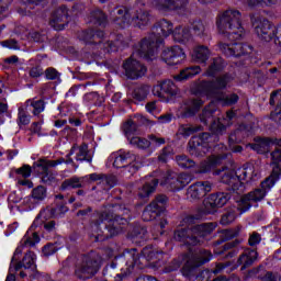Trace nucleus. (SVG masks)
<instances>
[{
	"label": "nucleus",
	"instance_id": "f257e3e1",
	"mask_svg": "<svg viewBox=\"0 0 281 281\" xmlns=\"http://www.w3.org/2000/svg\"><path fill=\"white\" fill-rule=\"evenodd\" d=\"M173 32L175 25L172 22L166 19L160 20L156 26H154L153 33L138 43L136 52H138L143 58L155 60L159 52V46L164 44V38H167V36H170Z\"/></svg>",
	"mask_w": 281,
	"mask_h": 281
},
{
	"label": "nucleus",
	"instance_id": "f03ea898",
	"mask_svg": "<svg viewBox=\"0 0 281 281\" xmlns=\"http://www.w3.org/2000/svg\"><path fill=\"white\" fill-rule=\"evenodd\" d=\"M215 175H221V182L228 186V190L237 194L245 192V182L251 183L260 179V173H258V170L251 165L243 166L237 169L218 170L215 171Z\"/></svg>",
	"mask_w": 281,
	"mask_h": 281
},
{
	"label": "nucleus",
	"instance_id": "7ed1b4c3",
	"mask_svg": "<svg viewBox=\"0 0 281 281\" xmlns=\"http://www.w3.org/2000/svg\"><path fill=\"white\" fill-rule=\"evenodd\" d=\"M233 80L234 78L229 74L220 75L213 80H204L200 82L198 91L200 95L213 98L214 100L224 102L226 105L236 104V102H238V94L233 93L225 97V93L223 92L229 87V82Z\"/></svg>",
	"mask_w": 281,
	"mask_h": 281
},
{
	"label": "nucleus",
	"instance_id": "20e7f679",
	"mask_svg": "<svg viewBox=\"0 0 281 281\" xmlns=\"http://www.w3.org/2000/svg\"><path fill=\"white\" fill-rule=\"evenodd\" d=\"M240 11L228 9L221 13L216 19V27L218 33L229 41H240L245 38L246 32L240 22Z\"/></svg>",
	"mask_w": 281,
	"mask_h": 281
},
{
	"label": "nucleus",
	"instance_id": "39448f33",
	"mask_svg": "<svg viewBox=\"0 0 281 281\" xmlns=\"http://www.w3.org/2000/svg\"><path fill=\"white\" fill-rule=\"evenodd\" d=\"M128 220L126 217H122L120 215H113L111 212H101L97 214V218L92 222L90 226V232L94 241L104 240L102 237V227L108 229L110 236H117L120 232H122V226L119 225H127Z\"/></svg>",
	"mask_w": 281,
	"mask_h": 281
},
{
	"label": "nucleus",
	"instance_id": "423d86ee",
	"mask_svg": "<svg viewBox=\"0 0 281 281\" xmlns=\"http://www.w3.org/2000/svg\"><path fill=\"white\" fill-rule=\"evenodd\" d=\"M161 258H164V251H159L153 248V246L143 248L142 255L135 248L123 252V260H125V266L128 267L130 273L132 269H144L148 267V262H156V260H160Z\"/></svg>",
	"mask_w": 281,
	"mask_h": 281
},
{
	"label": "nucleus",
	"instance_id": "0eeeda50",
	"mask_svg": "<svg viewBox=\"0 0 281 281\" xmlns=\"http://www.w3.org/2000/svg\"><path fill=\"white\" fill-rule=\"evenodd\" d=\"M79 41L86 43V45H94V49H102L106 54L111 52H117L120 47H124V37L117 35L116 40H109L104 42V32L103 31H82L78 35Z\"/></svg>",
	"mask_w": 281,
	"mask_h": 281
},
{
	"label": "nucleus",
	"instance_id": "6e6552de",
	"mask_svg": "<svg viewBox=\"0 0 281 281\" xmlns=\"http://www.w3.org/2000/svg\"><path fill=\"white\" fill-rule=\"evenodd\" d=\"M23 254V245L19 246L11 260L9 268V276H14L15 271H20V278H27L36 271V254L33 251H27L22 261H19V258Z\"/></svg>",
	"mask_w": 281,
	"mask_h": 281
},
{
	"label": "nucleus",
	"instance_id": "1a4fd4ad",
	"mask_svg": "<svg viewBox=\"0 0 281 281\" xmlns=\"http://www.w3.org/2000/svg\"><path fill=\"white\" fill-rule=\"evenodd\" d=\"M251 22L254 32L260 41L269 43L274 38L276 45H281V24L273 26L269 20L260 15L254 16Z\"/></svg>",
	"mask_w": 281,
	"mask_h": 281
},
{
	"label": "nucleus",
	"instance_id": "9d476101",
	"mask_svg": "<svg viewBox=\"0 0 281 281\" xmlns=\"http://www.w3.org/2000/svg\"><path fill=\"white\" fill-rule=\"evenodd\" d=\"M100 256L95 252L81 256L75 265L77 280H90L100 270Z\"/></svg>",
	"mask_w": 281,
	"mask_h": 281
},
{
	"label": "nucleus",
	"instance_id": "9b49d317",
	"mask_svg": "<svg viewBox=\"0 0 281 281\" xmlns=\"http://www.w3.org/2000/svg\"><path fill=\"white\" fill-rule=\"evenodd\" d=\"M271 188L273 187H271L269 183L265 184V181H262L260 188H257L240 198V200L237 202V210L240 212V214H245V212H248L251 209V203H260V201H263L268 192L271 191Z\"/></svg>",
	"mask_w": 281,
	"mask_h": 281
},
{
	"label": "nucleus",
	"instance_id": "f8f14e48",
	"mask_svg": "<svg viewBox=\"0 0 281 281\" xmlns=\"http://www.w3.org/2000/svg\"><path fill=\"white\" fill-rule=\"evenodd\" d=\"M212 251L205 249H198L193 252H189L184 255V266L182 268L183 276H190L192 269H196L198 267H203L206 262L212 260Z\"/></svg>",
	"mask_w": 281,
	"mask_h": 281
},
{
	"label": "nucleus",
	"instance_id": "ddd939ff",
	"mask_svg": "<svg viewBox=\"0 0 281 281\" xmlns=\"http://www.w3.org/2000/svg\"><path fill=\"white\" fill-rule=\"evenodd\" d=\"M114 168H127L131 175H135L142 168L139 156L131 150L121 149L114 155Z\"/></svg>",
	"mask_w": 281,
	"mask_h": 281
},
{
	"label": "nucleus",
	"instance_id": "4468645a",
	"mask_svg": "<svg viewBox=\"0 0 281 281\" xmlns=\"http://www.w3.org/2000/svg\"><path fill=\"white\" fill-rule=\"evenodd\" d=\"M137 47H139V44L136 45L133 56H131L128 59H126L123 63V69L125 71V76L126 78H130V80H137V78H142L143 76H146V71H147L146 66H144V64L139 63V60L137 59H134L135 55L139 56L140 58H145V60H153L144 56H140L139 52H137Z\"/></svg>",
	"mask_w": 281,
	"mask_h": 281
},
{
	"label": "nucleus",
	"instance_id": "2eb2a0df",
	"mask_svg": "<svg viewBox=\"0 0 281 281\" xmlns=\"http://www.w3.org/2000/svg\"><path fill=\"white\" fill-rule=\"evenodd\" d=\"M192 182V176L188 173H169L164 181L160 182L161 186L170 190L171 192H179L183 190L186 186Z\"/></svg>",
	"mask_w": 281,
	"mask_h": 281
},
{
	"label": "nucleus",
	"instance_id": "dca6fc26",
	"mask_svg": "<svg viewBox=\"0 0 281 281\" xmlns=\"http://www.w3.org/2000/svg\"><path fill=\"white\" fill-rule=\"evenodd\" d=\"M212 142V135L210 133H203L200 136H193L189 140V153L195 157H203L210 148V143Z\"/></svg>",
	"mask_w": 281,
	"mask_h": 281
},
{
	"label": "nucleus",
	"instance_id": "f3484780",
	"mask_svg": "<svg viewBox=\"0 0 281 281\" xmlns=\"http://www.w3.org/2000/svg\"><path fill=\"white\" fill-rule=\"evenodd\" d=\"M167 203L168 196L164 194L156 196V199L143 211V221L147 223L150 221H155V218H157V216H159V214L164 212V207H166Z\"/></svg>",
	"mask_w": 281,
	"mask_h": 281
},
{
	"label": "nucleus",
	"instance_id": "a211bd4d",
	"mask_svg": "<svg viewBox=\"0 0 281 281\" xmlns=\"http://www.w3.org/2000/svg\"><path fill=\"white\" fill-rule=\"evenodd\" d=\"M149 3L158 12H179L188 8L190 0H149Z\"/></svg>",
	"mask_w": 281,
	"mask_h": 281
},
{
	"label": "nucleus",
	"instance_id": "6ab92c4d",
	"mask_svg": "<svg viewBox=\"0 0 281 281\" xmlns=\"http://www.w3.org/2000/svg\"><path fill=\"white\" fill-rule=\"evenodd\" d=\"M214 113H216L214 104H210L203 110L200 120L205 125L211 124V131L215 133V135H223L226 127L221 123V120H214Z\"/></svg>",
	"mask_w": 281,
	"mask_h": 281
},
{
	"label": "nucleus",
	"instance_id": "aec40b11",
	"mask_svg": "<svg viewBox=\"0 0 281 281\" xmlns=\"http://www.w3.org/2000/svg\"><path fill=\"white\" fill-rule=\"evenodd\" d=\"M161 60L169 65V67H175V65H181L186 60V52L181 46H171L162 50Z\"/></svg>",
	"mask_w": 281,
	"mask_h": 281
},
{
	"label": "nucleus",
	"instance_id": "412c9836",
	"mask_svg": "<svg viewBox=\"0 0 281 281\" xmlns=\"http://www.w3.org/2000/svg\"><path fill=\"white\" fill-rule=\"evenodd\" d=\"M220 52L224 54V56H245V54H249L251 52V46L243 43H223L218 44Z\"/></svg>",
	"mask_w": 281,
	"mask_h": 281
},
{
	"label": "nucleus",
	"instance_id": "4be33fe9",
	"mask_svg": "<svg viewBox=\"0 0 281 281\" xmlns=\"http://www.w3.org/2000/svg\"><path fill=\"white\" fill-rule=\"evenodd\" d=\"M209 192H212V182L201 181L195 182L188 188L187 196L188 199H192V201H199V199L206 196Z\"/></svg>",
	"mask_w": 281,
	"mask_h": 281
},
{
	"label": "nucleus",
	"instance_id": "5701e85b",
	"mask_svg": "<svg viewBox=\"0 0 281 281\" xmlns=\"http://www.w3.org/2000/svg\"><path fill=\"white\" fill-rule=\"evenodd\" d=\"M154 95L162 98V95H169V98H175L179 95V88L175 85V81L167 79L164 81H158L153 88Z\"/></svg>",
	"mask_w": 281,
	"mask_h": 281
},
{
	"label": "nucleus",
	"instance_id": "b1692460",
	"mask_svg": "<svg viewBox=\"0 0 281 281\" xmlns=\"http://www.w3.org/2000/svg\"><path fill=\"white\" fill-rule=\"evenodd\" d=\"M68 16L69 12L67 7L56 9L49 20L50 27L55 29L56 31L65 30V26L69 23Z\"/></svg>",
	"mask_w": 281,
	"mask_h": 281
},
{
	"label": "nucleus",
	"instance_id": "393cba45",
	"mask_svg": "<svg viewBox=\"0 0 281 281\" xmlns=\"http://www.w3.org/2000/svg\"><path fill=\"white\" fill-rule=\"evenodd\" d=\"M229 199V194L224 192L211 194L205 202V210L207 214H214V212H216V207H223V205L227 204Z\"/></svg>",
	"mask_w": 281,
	"mask_h": 281
},
{
	"label": "nucleus",
	"instance_id": "a878e982",
	"mask_svg": "<svg viewBox=\"0 0 281 281\" xmlns=\"http://www.w3.org/2000/svg\"><path fill=\"white\" fill-rule=\"evenodd\" d=\"M173 238L175 240H178V243H183L184 245H201V239L192 234V227L176 229Z\"/></svg>",
	"mask_w": 281,
	"mask_h": 281
},
{
	"label": "nucleus",
	"instance_id": "bb28decb",
	"mask_svg": "<svg viewBox=\"0 0 281 281\" xmlns=\"http://www.w3.org/2000/svg\"><path fill=\"white\" fill-rule=\"evenodd\" d=\"M114 23L120 25V27H126V25H131L132 14H135L133 9H127L126 7L116 8L113 11Z\"/></svg>",
	"mask_w": 281,
	"mask_h": 281
},
{
	"label": "nucleus",
	"instance_id": "cd10ccee",
	"mask_svg": "<svg viewBox=\"0 0 281 281\" xmlns=\"http://www.w3.org/2000/svg\"><path fill=\"white\" fill-rule=\"evenodd\" d=\"M142 2H137V5L132 9L134 12L132 14L131 23H134L136 27H146L150 23V14L144 9H140Z\"/></svg>",
	"mask_w": 281,
	"mask_h": 281
},
{
	"label": "nucleus",
	"instance_id": "c85d7f7f",
	"mask_svg": "<svg viewBox=\"0 0 281 281\" xmlns=\"http://www.w3.org/2000/svg\"><path fill=\"white\" fill-rule=\"evenodd\" d=\"M216 227L217 224L213 222L194 225L191 227V234L196 236V238L201 240V245H203V238H205V236H210V234H212Z\"/></svg>",
	"mask_w": 281,
	"mask_h": 281
},
{
	"label": "nucleus",
	"instance_id": "c756f323",
	"mask_svg": "<svg viewBox=\"0 0 281 281\" xmlns=\"http://www.w3.org/2000/svg\"><path fill=\"white\" fill-rule=\"evenodd\" d=\"M157 186H159V180L153 176L146 177L145 182L138 189L139 199H148L150 194L157 190Z\"/></svg>",
	"mask_w": 281,
	"mask_h": 281
},
{
	"label": "nucleus",
	"instance_id": "7c9ffc66",
	"mask_svg": "<svg viewBox=\"0 0 281 281\" xmlns=\"http://www.w3.org/2000/svg\"><path fill=\"white\" fill-rule=\"evenodd\" d=\"M203 106V100L201 99H189L184 101L181 106L183 117H192V115H196L199 111Z\"/></svg>",
	"mask_w": 281,
	"mask_h": 281
},
{
	"label": "nucleus",
	"instance_id": "2f4dec72",
	"mask_svg": "<svg viewBox=\"0 0 281 281\" xmlns=\"http://www.w3.org/2000/svg\"><path fill=\"white\" fill-rule=\"evenodd\" d=\"M223 159H227V155L210 156L206 160L200 164L198 172L205 173L214 170L216 166H221V164H223Z\"/></svg>",
	"mask_w": 281,
	"mask_h": 281
},
{
	"label": "nucleus",
	"instance_id": "473e14b6",
	"mask_svg": "<svg viewBox=\"0 0 281 281\" xmlns=\"http://www.w3.org/2000/svg\"><path fill=\"white\" fill-rule=\"evenodd\" d=\"M65 164V158H59L57 160H47L46 158H41L33 164V168L38 172V175H44L49 170V168H56Z\"/></svg>",
	"mask_w": 281,
	"mask_h": 281
},
{
	"label": "nucleus",
	"instance_id": "72a5a7b5",
	"mask_svg": "<svg viewBox=\"0 0 281 281\" xmlns=\"http://www.w3.org/2000/svg\"><path fill=\"white\" fill-rule=\"evenodd\" d=\"M258 260V252L256 250L246 249L238 258L237 265L241 267V270L251 267L254 262Z\"/></svg>",
	"mask_w": 281,
	"mask_h": 281
},
{
	"label": "nucleus",
	"instance_id": "f704fd0d",
	"mask_svg": "<svg viewBox=\"0 0 281 281\" xmlns=\"http://www.w3.org/2000/svg\"><path fill=\"white\" fill-rule=\"evenodd\" d=\"M74 153H76L77 161H88V164H91L92 158L89 155V146L87 144H82L79 147L72 146L70 153L68 154V157H71Z\"/></svg>",
	"mask_w": 281,
	"mask_h": 281
},
{
	"label": "nucleus",
	"instance_id": "c9c22d12",
	"mask_svg": "<svg viewBox=\"0 0 281 281\" xmlns=\"http://www.w3.org/2000/svg\"><path fill=\"white\" fill-rule=\"evenodd\" d=\"M270 104H277L274 111L271 112L270 117L273 122L281 124V93L279 91H274L270 95Z\"/></svg>",
	"mask_w": 281,
	"mask_h": 281
},
{
	"label": "nucleus",
	"instance_id": "e433bc0d",
	"mask_svg": "<svg viewBox=\"0 0 281 281\" xmlns=\"http://www.w3.org/2000/svg\"><path fill=\"white\" fill-rule=\"evenodd\" d=\"M240 135H249L247 133V126L240 125L238 130L229 135L228 142L231 144V149L233 150V153H243V146L235 145L232 147V144H238V142H240Z\"/></svg>",
	"mask_w": 281,
	"mask_h": 281
},
{
	"label": "nucleus",
	"instance_id": "4c0bfd02",
	"mask_svg": "<svg viewBox=\"0 0 281 281\" xmlns=\"http://www.w3.org/2000/svg\"><path fill=\"white\" fill-rule=\"evenodd\" d=\"M223 69H225V60H223L221 57H215L212 59L203 76L214 78V76H216V74H221Z\"/></svg>",
	"mask_w": 281,
	"mask_h": 281
},
{
	"label": "nucleus",
	"instance_id": "58836bf2",
	"mask_svg": "<svg viewBox=\"0 0 281 281\" xmlns=\"http://www.w3.org/2000/svg\"><path fill=\"white\" fill-rule=\"evenodd\" d=\"M173 40L176 43H182L183 45L192 41V33H190V27L188 26H177L173 30Z\"/></svg>",
	"mask_w": 281,
	"mask_h": 281
},
{
	"label": "nucleus",
	"instance_id": "ea45409f",
	"mask_svg": "<svg viewBox=\"0 0 281 281\" xmlns=\"http://www.w3.org/2000/svg\"><path fill=\"white\" fill-rule=\"evenodd\" d=\"M271 146V140L269 138L257 137L255 138V143L248 144L247 147L255 150L259 155H265V153H269V147Z\"/></svg>",
	"mask_w": 281,
	"mask_h": 281
},
{
	"label": "nucleus",
	"instance_id": "a19ab883",
	"mask_svg": "<svg viewBox=\"0 0 281 281\" xmlns=\"http://www.w3.org/2000/svg\"><path fill=\"white\" fill-rule=\"evenodd\" d=\"M192 58L196 63H207L210 60V56H212V52H210V48L207 46L199 45L193 48L192 52Z\"/></svg>",
	"mask_w": 281,
	"mask_h": 281
},
{
	"label": "nucleus",
	"instance_id": "79ce46f5",
	"mask_svg": "<svg viewBox=\"0 0 281 281\" xmlns=\"http://www.w3.org/2000/svg\"><path fill=\"white\" fill-rule=\"evenodd\" d=\"M202 69L201 66H190L180 71V74L175 76V80L178 82H183V80H190V78H194V76H199Z\"/></svg>",
	"mask_w": 281,
	"mask_h": 281
},
{
	"label": "nucleus",
	"instance_id": "37998d69",
	"mask_svg": "<svg viewBox=\"0 0 281 281\" xmlns=\"http://www.w3.org/2000/svg\"><path fill=\"white\" fill-rule=\"evenodd\" d=\"M83 179H90V181H99V183L106 186V188H113V186H115V178L104 173H91L86 176Z\"/></svg>",
	"mask_w": 281,
	"mask_h": 281
},
{
	"label": "nucleus",
	"instance_id": "c03bdc74",
	"mask_svg": "<svg viewBox=\"0 0 281 281\" xmlns=\"http://www.w3.org/2000/svg\"><path fill=\"white\" fill-rule=\"evenodd\" d=\"M271 168H272V172L271 175L266 178L263 180V186H270L271 188H273V186H276L277 181L280 180L281 177V165L278 162H271L270 164Z\"/></svg>",
	"mask_w": 281,
	"mask_h": 281
},
{
	"label": "nucleus",
	"instance_id": "a18cd8bd",
	"mask_svg": "<svg viewBox=\"0 0 281 281\" xmlns=\"http://www.w3.org/2000/svg\"><path fill=\"white\" fill-rule=\"evenodd\" d=\"M148 232L146 228L137 226L130 233V238L133 243H144L147 238Z\"/></svg>",
	"mask_w": 281,
	"mask_h": 281
},
{
	"label": "nucleus",
	"instance_id": "49530a36",
	"mask_svg": "<svg viewBox=\"0 0 281 281\" xmlns=\"http://www.w3.org/2000/svg\"><path fill=\"white\" fill-rule=\"evenodd\" d=\"M24 105L26 109H29V106H32L33 115H41V113L45 111V101L43 100L30 99L25 102Z\"/></svg>",
	"mask_w": 281,
	"mask_h": 281
},
{
	"label": "nucleus",
	"instance_id": "de8ad7c7",
	"mask_svg": "<svg viewBox=\"0 0 281 281\" xmlns=\"http://www.w3.org/2000/svg\"><path fill=\"white\" fill-rule=\"evenodd\" d=\"M83 183H85V178L72 177L70 179H66L61 183V190L82 188Z\"/></svg>",
	"mask_w": 281,
	"mask_h": 281
},
{
	"label": "nucleus",
	"instance_id": "09e8293b",
	"mask_svg": "<svg viewBox=\"0 0 281 281\" xmlns=\"http://www.w3.org/2000/svg\"><path fill=\"white\" fill-rule=\"evenodd\" d=\"M31 122L30 113L27 112V108L22 105L18 110V126H27Z\"/></svg>",
	"mask_w": 281,
	"mask_h": 281
},
{
	"label": "nucleus",
	"instance_id": "8fccbe9b",
	"mask_svg": "<svg viewBox=\"0 0 281 281\" xmlns=\"http://www.w3.org/2000/svg\"><path fill=\"white\" fill-rule=\"evenodd\" d=\"M41 240V237H38V234L36 232H27L24 237L22 238V245L24 247H34V245L38 244Z\"/></svg>",
	"mask_w": 281,
	"mask_h": 281
},
{
	"label": "nucleus",
	"instance_id": "3c124183",
	"mask_svg": "<svg viewBox=\"0 0 281 281\" xmlns=\"http://www.w3.org/2000/svg\"><path fill=\"white\" fill-rule=\"evenodd\" d=\"M130 144L135 148H139L140 150H146V148H150V140L139 136L131 137Z\"/></svg>",
	"mask_w": 281,
	"mask_h": 281
},
{
	"label": "nucleus",
	"instance_id": "603ef678",
	"mask_svg": "<svg viewBox=\"0 0 281 281\" xmlns=\"http://www.w3.org/2000/svg\"><path fill=\"white\" fill-rule=\"evenodd\" d=\"M239 3L244 5H249V8H256V5H276L278 0H237Z\"/></svg>",
	"mask_w": 281,
	"mask_h": 281
},
{
	"label": "nucleus",
	"instance_id": "864d4df0",
	"mask_svg": "<svg viewBox=\"0 0 281 281\" xmlns=\"http://www.w3.org/2000/svg\"><path fill=\"white\" fill-rule=\"evenodd\" d=\"M148 93H150V87L148 86H139L135 88L133 92L134 100H137L138 102H143L146 98H148Z\"/></svg>",
	"mask_w": 281,
	"mask_h": 281
},
{
	"label": "nucleus",
	"instance_id": "5fc2aeb1",
	"mask_svg": "<svg viewBox=\"0 0 281 281\" xmlns=\"http://www.w3.org/2000/svg\"><path fill=\"white\" fill-rule=\"evenodd\" d=\"M133 273V269L128 271V266L123 270V272L117 273L115 271L111 272V276H104L106 281H122L124 278H128Z\"/></svg>",
	"mask_w": 281,
	"mask_h": 281
},
{
	"label": "nucleus",
	"instance_id": "6e6d98bb",
	"mask_svg": "<svg viewBox=\"0 0 281 281\" xmlns=\"http://www.w3.org/2000/svg\"><path fill=\"white\" fill-rule=\"evenodd\" d=\"M91 22L95 25H106V15L101 10L91 12Z\"/></svg>",
	"mask_w": 281,
	"mask_h": 281
},
{
	"label": "nucleus",
	"instance_id": "4d7b16f0",
	"mask_svg": "<svg viewBox=\"0 0 281 281\" xmlns=\"http://www.w3.org/2000/svg\"><path fill=\"white\" fill-rule=\"evenodd\" d=\"M123 132L125 133L127 139H131V136L137 133V124L132 120H128L123 124Z\"/></svg>",
	"mask_w": 281,
	"mask_h": 281
},
{
	"label": "nucleus",
	"instance_id": "13d9d810",
	"mask_svg": "<svg viewBox=\"0 0 281 281\" xmlns=\"http://www.w3.org/2000/svg\"><path fill=\"white\" fill-rule=\"evenodd\" d=\"M240 234V227L237 226L235 228L225 229L221 234L222 240H232V238H236Z\"/></svg>",
	"mask_w": 281,
	"mask_h": 281
},
{
	"label": "nucleus",
	"instance_id": "bf43d9fd",
	"mask_svg": "<svg viewBox=\"0 0 281 281\" xmlns=\"http://www.w3.org/2000/svg\"><path fill=\"white\" fill-rule=\"evenodd\" d=\"M176 161L180 168H194L195 162L194 160L188 158L187 156H177Z\"/></svg>",
	"mask_w": 281,
	"mask_h": 281
},
{
	"label": "nucleus",
	"instance_id": "052dcab7",
	"mask_svg": "<svg viewBox=\"0 0 281 281\" xmlns=\"http://www.w3.org/2000/svg\"><path fill=\"white\" fill-rule=\"evenodd\" d=\"M47 196V189L45 187L40 186L32 191V198L35 199V201H43Z\"/></svg>",
	"mask_w": 281,
	"mask_h": 281
},
{
	"label": "nucleus",
	"instance_id": "680f3d73",
	"mask_svg": "<svg viewBox=\"0 0 281 281\" xmlns=\"http://www.w3.org/2000/svg\"><path fill=\"white\" fill-rule=\"evenodd\" d=\"M150 146H154V148H159V146H164L166 144V138L159 137L155 134H151L148 136Z\"/></svg>",
	"mask_w": 281,
	"mask_h": 281
},
{
	"label": "nucleus",
	"instance_id": "e2e57ef3",
	"mask_svg": "<svg viewBox=\"0 0 281 281\" xmlns=\"http://www.w3.org/2000/svg\"><path fill=\"white\" fill-rule=\"evenodd\" d=\"M46 80H60V72L54 67H49L45 70Z\"/></svg>",
	"mask_w": 281,
	"mask_h": 281
},
{
	"label": "nucleus",
	"instance_id": "0e129e2a",
	"mask_svg": "<svg viewBox=\"0 0 281 281\" xmlns=\"http://www.w3.org/2000/svg\"><path fill=\"white\" fill-rule=\"evenodd\" d=\"M196 131H199V127H194L191 125H183L179 128V133L183 137H190V135H193V133H196Z\"/></svg>",
	"mask_w": 281,
	"mask_h": 281
},
{
	"label": "nucleus",
	"instance_id": "69168bd1",
	"mask_svg": "<svg viewBox=\"0 0 281 281\" xmlns=\"http://www.w3.org/2000/svg\"><path fill=\"white\" fill-rule=\"evenodd\" d=\"M235 221H236V213L234 211H229L222 216L221 225H229Z\"/></svg>",
	"mask_w": 281,
	"mask_h": 281
},
{
	"label": "nucleus",
	"instance_id": "338daca9",
	"mask_svg": "<svg viewBox=\"0 0 281 281\" xmlns=\"http://www.w3.org/2000/svg\"><path fill=\"white\" fill-rule=\"evenodd\" d=\"M193 32L195 36H205V24L202 21L193 22Z\"/></svg>",
	"mask_w": 281,
	"mask_h": 281
},
{
	"label": "nucleus",
	"instance_id": "774afa93",
	"mask_svg": "<svg viewBox=\"0 0 281 281\" xmlns=\"http://www.w3.org/2000/svg\"><path fill=\"white\" fill-rule=\"evenodd\" d=\"M261 281H281V276L278 272H267Z\"/></svg>",
	"mask_w": 281,
	"mask_h": 281
}]
</instances>
